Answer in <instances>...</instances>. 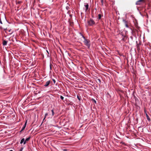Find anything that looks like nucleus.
<instances>
[{
    "instance_id": "6e6552de",
    "label": "nucleus",
    "mask_w": 151,
    "mask_h": 151,
    "mask_svg": "<svg viewBox=\"0 0 151 151\" xmlns=\"http://www.w3.org/2000/svg\"><path fill=\"white\" fill-rule=\"evenodd\" d=\"M7 44V42L5 40H4L3 42V45L5 46Z\"/></svg>"
},
{
    "instance_id": "a211bd4d",
    "label": "nucleus",
    "mask_w": 151,
    "mask_h": 151,
    "mask_svg": "<svg viewBox=\"0 0 151 151\" xmlns=\"http://www.w3.org/2000/svg\"><path fill=\"white\" fill-rule=\"evenodd\" d=\"M63 151H67V150H66V149H64L63 150Z\"/></svg>"
},
{
    "instance_id": "9b49d317",
    "label": "nucleus",
    "mask_w": 151,
    "mask_h": 151,
    "mask_svg": "<svg viewBox=\"0 0 151 151\" xmlns=\"http://www.w3.org/2000/svg\"><path fill=\"white\" fill-rule=\"evenodd\" d=\"M99 19H100L101 18V15L100 14H99L98 15Z\"/></svg>"
},
{
    "instance_id": "f03ea898",
    "label": "nucleus",
    "mask_w": 151,
    "mask_h": 151,
    "mask_svg": "<svg viewBox=\"0 0 151 151\" xmlns=\"http://www.w3.org/2000/svg\"><path fill=\"white\" fill-rule=\"evenodd\" d=\"M95 23L94 21L92 19H91L90 20L88 21V24L91 26L94 24Z\"/></svg>"
},
{
    "instance_id": "412c9836",
    "label": "nucleus",
    "mask_w": 151,
    "mask_h": 151,
    "mask_svg": "<svg viewBox=\"0 0 151 151\" xmlns=\"http://www.w3.org/2000/svg\"><path fill=\"white\" fill-rule=\"evenodd\" d=\"M126 27H128V26H127V24H126Z\"/></svg>"
},
{
    "instance_id": "1a4fd4ad",
    "label": "nucleus",
    "mask_w": 151,
    "mask_h": 151,
    "mask_svg": "<svg viewBox=\"0 0 151 151\" xmlns=\"http://www.w3.org/2000/svg\"><path fill=\"white\" fill-rule=\"evenodd\" d=\"M146 117H147V119L149 121L150 120V118H149V116L147 114H146Z\"/></svg>"
},
{
    "instance_id": "f3484780",
    "label": "nucleus",
    "mask_w": 151,
    "mask_h": 151,
    "mask_svg": "<svg viewBox=\"0 0 151 151\" xmlns=\"http://www.w3.org/2000/svg\"><path fill=\"white\" fill-rule=\"evenodd\" d=\"M0 23L1 24H2V22L1 21V20H0Z\"/></svg>"
},
{
    "instance_id": "4468645a",
    "label": "nucleus",
    "mask_w": 151,
    "mask_h": 151,
    "mask_svg": "<svg viewBox=\"0 0 151 151\" xmlns=\"http://www.w3.org/2000/svg\"><path fill=\"white\" fill-rule=\"evenodd\" d=\"M60 98L62 100H63L64 99V97L62 96H60Z\"/></svg>"
},
{
    "instance_id": "2eb2a0df",
    "label": "nucleus",
    "mask_w": 151,
    "mask_h": 151,
    "mask_svg": "<svg viewBox=\"0 0 151 151\" xmlns=\"http://www.w3.org/2000/svg\"><path fill=\"white\" fill-rule=\"evenodd\" d=\"M77 98L79 100V101H80L81 100V97H80L78 96H77Z\"/></svg>"
},
{
    "instance_id": "39448f33",
    "label": "nucleus",
    "mask_w": 151,
    "mask_h": 151,
    "mask_svg": "<svg viewBox=\"0 0 151 151\" xmlns=\"http://www.w3.org/2000/svg\"><path fill=\"white\" fill-rule=\"evenodd\" d=\"M23 143L24 144H25L26 143V141L24 138H22L20 142V144H22Z\"/></svg>"
},
{
    "instance_id": "6ab92c4d",
    "label": "nucleus",
    "mask_w": 151,
    "mask_h": 151,
    "mask_svg": "<svg viewBox=\"0 0 151 151\" xmlns=\"http://www.w3.org/2000/svg\"><path fill=\"white\" fill-rule=\"evenodd\" d=\"M22 149H23V148H22L20 150H19V151H22Z\"/></svg>"
},
{
    "instance_id": "dca6fc26",
    "label": "nucleus",
    "mask_w": 151,
    "mask_h": 151,
    "mask_svg": "<svg viewBox=\"0 0 151 151\" xmlns=\"http://www.w3.org/2000/svg\"><path fill=\"white\" fill-rule=\"evenodd\" d=\"M53 81L54 83H55V81L54 79H53Z\"/></svg>"
},
{
    "instance_id": "423d86ee",
    "label": "nucleus",
    "mask_w": 151,
    "mask_h": 151,
    "mask_svg": "<svg viewBox=\"0 0 151 151\" xmlns=\"http://www.w3.org/2000/svg\"><path fill=\"white\" fill-rule=\"evenodd\" d=\"M50 81H47L46 83L45 84L44 86L45 87L47 86L50 84Z\"/></svg>"
},
{
    "instance_id": "b1692460",
    "label": "nucleus",
    "mask_w": 151,
    "mask_h": 151,
    "mask_svg": "<svg viewBox=\"0 0 151 151\" xmlns=\"http://www.w3.org/2000/svg\"><path fill=\"white\" fill-rule=\"evenodd\" d=\"M50 68H51V67L50 66Z\"/></svg>"
},
{
    "instance_id": "20e7f679",
    "label": "nucleus",
    "mask_w": 151,
    "mask_h": 151,
    "mask_svg": "<svg viewBox=\"0 0 151 151\" xmlns=\"http://www.w3.org/2000/svg\"><path fill=\"white\" fill-rule=\"evenodd\" d=\"M27 123V122H26L24 124V125L23 126V127H22L21 130L20 131V132H22L23 130H24V129Z\"/></svg>"
},
{
    "instance_id": "aec40b11",
    "label": "nucleus",
    "mask_w": 151,
    "mask_h": 151,
    "mask_svg": "<svg viewBox=\"0 0 151 151\" xmlns=\"http://www.w3.org/2000/svg\"><path fill=\"white\" fill-rule=\"evenodd\" d=\"M94 102H95V103H96V101L95 100H94Z\"/></svg>"
},
{
    "instance_id": "0eeeda50",
    "label": "nucleus",
    "mask_w": 151,
    "mask_h": 151,
    "mask_svg": "<svg viewBox=\"0 0 151 151\" xmlns=\"http://www.w3.org/2000/svg\"><path fill=\"white\" fill-rule=\"evenodd\" d=\"M143 1V0H139L136 2V5H140V4L141 2Z\"/></svg>"
},
{
    "instance_id": "ddd939ff",
    "label": "nucleus",
    "mask_w": 151,
    "mask_h": 151,
    "mask_svg": "<svg viewBox=\"0 0 151 151\" xmlns=\"http://www.w3.org/2000/svg\"><path fill=\"white\" fill-rule=\"evenodd\" d=\"M51 111L52 112V116H53L54 114V113L53 111V110H51Z\"/></svg>"
},
{
    "instance_id": "f257e3e1",
    "label": "nucleus",
    "mask_w": 151,
    "mask_h": 151,
    "mask_svg": "<svg viewBox=\"0 0 151 151\" xmlns=\"http://www.w3.org/2000/svg\"><path fill=\"white\" fill-rule=\"evenodd\" d=\"M80 34L84 39L83 42L85 45L88 46H89L90 44L89 42L86 39L85 37L81 33Z\"/></svg>"
},
{
    "instance_id": "4be33fe9",
    "label": "nucleus",
    "mask_w": 151,
    "mask_h": 151,
    "mask_svg": "<svg viewBox=\"0 0 151 151\" xmlns=\"http://www.w3.org/2000/svg\"><path fill=\"white\" fill-rule=\"evenodd\" d=\"M6 30V29H4V30L5 31Z\"/></svg>"
},
{
    "instance_id": "f8f14e48",
    "label": "nucleus",
    "mask_w": 151,
    "mask_h": 151,
    "mask_svg": "<svg viewBox=\"0 0 151 151\" xmlns=\"http://www.w3.org/2000/svg\"><path fill=\"white\" fill-rule=\"evenodd\" d=\"M48 115V113H46L45 115V117L44 119L46 117V116Z\"/></svg>"
},
{
    "instance_id": "5701e85b",
    "label": "nucleus",
    "mask_w": 151,
    "mask_h": 151,
    "mask_svg": "<svg viewBox=\"0 0 151 151\" xmlns=\"http://www.w3.org/2000/svg\"><path fill=\"white\" fill-rule=\"evenodd\" d=\"M10 151H13L12 150H10Z\"/></svg>"
},
{
    "instance_id": "9d476101",
    "label": "nucleus",
    "mask_w": 151,
    "mask_h": 151,
    "mask_svg": "<svg viewBox=\"0 0 151 151\" xmlns=\"http://www.w3.org/2000/svg\"><path fill=\"white\" fill-rule=\"evenodd\" d=\"M30 139V137H28V138H26L25 139V141H26V142L27 141H29Z\"/></svg>"
},
{
    "instance_id": "7ed1b4c3",
    "label": "nucleus",
    "mask_w": 151,
    "mask_h": 151,
    "mask_svg": "<svg viewBox=\"0 0 151 151\" xmlns=\"http://www.w3.org/2000/svg\"><path fill=\"white\" fill-rule=\"evenodd\" d=\"M85 7L84 9L85 10V12H86L88 9V5L87 4H85L84 5Z\"/></svg>"
}]
</instances>
